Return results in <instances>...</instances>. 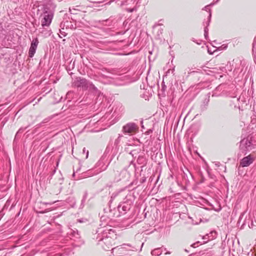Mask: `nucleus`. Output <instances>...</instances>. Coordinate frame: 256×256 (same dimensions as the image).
Returning <instances> with one entry per match:
<instances>
[{"label": "nucleus", "instance_id": "nucleus-1", "mask_svg": "<svg viewBox=\"0 0 256 256\" xmlns=\"http://www.w3.org/2000/svg\"><path fill=\"white\" fill-rule=\"evenodd\" d=\"M116 238L115 232L108 226L99 228L93 237V239H96L98 244L105 250L112 248V246Z\"/></svg>", "mask_w": 256, "mask_h": 256}, {"label": "nucleus", "instance_id": "nucleus-2", "mask_svg": "<svg viewBox=\"0 0 256 256\" xmlns=\"http://www.w3.org/2000/svg\"><path fill=\"white\" fill-rule=\"evenodd\" d=\"M112 250L116 256H127L132 255L134 252L138 250V248L128 244H123L112 248Z\"/></svg>", "mask_w": 256, "mask_h": 256}, {"label": "nucleus", "instance_id": "nucleus-3", "mask_svg": "<svg viewBox=\"0 0 256 256\" xmlns=\"http://www.w3.org/2000/svg\"><path fill=\"white\" fill-rule=\"evenodd\" d=\"M74 85L77 88H82L84 90H88L95 94H99L100 92L98 88L92 82L80 77H78L76 78L74 82Z\"/></svg>", "mask_w": 256, "mask_h": 256}, {"label": "nucleus", "instance_id": "nucleus-4", "mask_svg": "<svg viewBox=\"0 0 256 256\" xmlns=\"http://www.w3.org/2000/svg\"><path fill=\"white\" fill-rule=\"evenodd\" d=\"M40 16L42 17L41 20L42 27H49L54 16L53 10L50 8L45 6L44 8L43 12Z\"/></svg>", "mask_w": 256, "mask_h": 256}, {"label": "nucleus", "instance_id": "nucleus-5", "mask_svg": "<svg viewBox=\"0 0 256 256\" xmlns=\"http://www.w3.org/2000/svg\"><path fill=\"white\" fill-rule=\"evenodd\" d=\"M254 148L251 138H244L240 142V154L238 155H246Z\"/></svg>", "mask_w": 256, "mask_h": 256}, {"label": "nucleus", "instance_id": "nucleus-6", "mask_svg": "<svg viewBox=\"0 0 256 256\" xmlns=\"http://www.w3.org/2000/svg\"><path fill=\"white\" fill-rule=\"evenodd\" d=\"M133 202L131 196H126L124 201L121 202L117 207L118 210L120 215L126 214L131 208Z\"/></svg>", "mask_w": 256, "mask_h": 256}, {"label": "nucleus", "instance_id": "nucleus-7", "mask_svg": "<svg viewBox=\"0 0 256 256\" xmlns=\"http://www.w3.org/2000/svg\"><path fill=\"white\" fill-rule=\"evenodd\" d=\"M138 128L136 124L130 122L124 125L122 128V132L124 134H130L135 132Z\"/></svg>", "mask_w": 256, "mask_h": 256}, {"label": "nucleus", "instance_id": "nucleus-8", "mask_svg": "<svg viewBox=\"0 0 256 256\" xmlns=\"http://www.w3.org/2000/svg\"><path fill=\"white\" fill-rule=\"evenodd\" d=\"M254 160V157L249 154L243 158L240 161V166L242 167H247L253 163Z\"/></svg>", "mask_w": 256, "mask_h": 256}, {"label": "nucleus", "instance_id": "nucleus-9", "mask_svg": "<svg viewBox=\"0 0 256 256\" xmlns=\"http://www.w3.org/2000/svg\"><path fill=\"white\" fill-rule=\"evenodd\" d=\"M39 43L38 38H37L32 40L31 42L30 46L28 51V56L30 58H32L36 53L38 45Z\"/></svg>", "mask_w": 256, "mask_h": 256}, {"label": "nucleus", "instance_id": "nucleus-10", "mask_svg": "<svg viewBox=\"0 0 256 256\" xmlns=\"http://www.w3.org/2000/svg\"><path fill=\"white\" fill-rule=\"evenodd\" d=\"M104 213L106 214V216L110 219L120 216L117 208H114L113 210H112L109 208L107 210L104 209Z\"/></svg>", "mask_w": 256, "mask_h": 256}, {"label": "nucleus", "instance_id": "nucleus-11", "mask_svg": "<svg viewBox=\"0 0 256 256\" xmlns=\"http://www.w3.org/2000/svg\"><path fill=\"white\" fill-rule=\"evenodd\" d=\"M128 173L127 172L126 170L125 169H124L122 170L121 171H116L115 172V180L116 182H118L122 180V178H124L126 175H128Z\"/></svg>", "mask_w": 256, "mask_h": 256}, {"label": "nucleus", "instance_id": "nucleus-12", "mask_svg": "<svg viewBox=\"0 0 256 256\" xmlns=\"http://www.w3.org/2000/svg\"><path fill=\"white\" fill-rule=\"evenodd\" d=\"M40 32L43 35L44 37L49 36L52 32L50 30L49 27H42L40 28Z\"/></svg>", "mask_w": 256, "mask_h": 256}, {"label": "nucleus", "instance_id": "nucleus-13", "mask_svg": "<svg viewBox=\"0 0 256 256\" xmlns=\"http://www.w3.org/2000/svg\"><path fill=\"white\" fill-rule=\"evenodd\" d=\"M209 102L210 96L204 100L202 104L200 106V110L201 112L205 111L207 109Z\"/></svg>", "mask_w": 256, "mask_h": 256}, {"label": "nucleus", "instance_id": "nucleus-14", "mask_svg": "<svg viewBox=\"0 0 256 256\" xmlns=\"http://www.w3.org/2000/svg\"><path fill=\"white\" fill-rule=\"evenodd\" d=\"M211 17H212V12H211V10H210V14L208 16V20L206 22H203V24L204 26V27L208 28V26L210 24V20H211Z\"/></svg>", "mask_w": 256, "mask_h": 256}, {"label": "nucleus", "instance_id": "nucleus-15", "mask_svg": "<svg viewBox=\"0 0 256 256\" xmlns=\"http://www.w3.org/2000/svg\"><path fill=\"white\" fill-rule=\"evenodd\" d=\"M162 250L160 248H156L152 251V255L158 256L162 254Z\"/></svg>", "mask_w": 256, "mask_h": 256}, {"label": "nucleus", "instance_id": "nucleus-16", "mask_svg": "<svg viewBox=\"0 0 256 256\" xmlns=\"http://www.w3.org/2000/svg\"><path fill=\"white\" fill-rule=\"evenodd\" d=\"M88 196V192L86 191L84 193L82 198V200L81 206H82V207H83L84 206V203L86 199L87 198Z\"/></svg>", "mask_w": 256, "mask_h": 256}, {"label": "nucleus", "instance_id": "nucleus-17", "mask_svg": "<svg viewBox=\"0 0 256 256\" xmlns=\"http://www.w3.org/2000/svg\"><path fill=\"white\" fill-rule=\"evenodd\" d=\"M204 36L206 40H208V28L204 27Z\"/></svg>", "mask_w": 256, "mask_h": 256}, {"label": "nucleus", "instance_id": "nucleus-18", "mask_svg": "<svg viewBox=\"0 0 256 256\" xmlns=\"http://www.w3.org/2000/svg\"><path fill=\"white\" fill-rule=\"evenodd\" d=\"M236 92V90H234V92H228V96L230 98H236L237 96V94Z\"/></svg>", "mask_w": 256, "mask_h": 256}, {"label": "nucleus", "instance_id": "nucleus-19", "mask_svg": "<svg viewBox=\"0 0 256 256\" xmlns=\"http://www.w3.org/2000/svg\"><path fill=\"white\" fill-rule=\"evenodd\" d=\"M138 152V150H132L130 152V154L134 157V156H136L137 155Z\"/></svg>", "mask_w": 256, "mask_h": 256}, {"label": "nucleus", "instance_id": "nucleus-20", "mask_svg": "<svg viewBox=\"0 0 256 256\" xmlns=\"http://www.w3.org/2000/svg\"><path fill=\"white\" fill-rule=\"evenodd\" d=\"M144 158L142 156H138L137 162L139 164H142L144 163Z\"/></svg>", "mask_w": 256, "mask_h": 256}, {"label": "nucleus", "instance_id": "nucleus-21", "mask_svg": "<svg viewBox=\"0 0 256 256\" xmlns=\"http://www.w3.org/2000/svg\"><path fill=\"white\" fill-rule=\"evenodd\" d=\"M214 4V3H211L210 5H207L206 6H205L203 8H202V10H206V11H208V12H210V8H208V6H212Z\"/></svg>", "mask_w": 256, "mask_h": 256}, {"label": "nucleus", "instance_id": "nucleus-22", "mask_svg": "<svg viewBox=\"0 0 256 256\" xmlns=\"http://www.w3.org/2000/svg\"><path fill=\"white\" fill-rule=\"evenodd\" d=\"M0 58H2V59L4 58V62L6 63L8 62V54H7L2 55V56L0 57Z\"/></svg>", "mask_w": 256, "mask_h": 256}, {"label": "nucleus", "instance_id": "nucleus-23", "mask_svg": "<svg viewBox=\"0 0 256 256\" xmlns=\"http://www.w3.org/2000/svg\"><path fill=\"white\" fill-rule=\"evenodd\" d=\"M186 72H188V74H191V73H194L195 72V71H191L190 69L189 68H188L185 70L184 74H186Z\"/></svg>", "mask_w": 256, "mask_h": 256}, {"label": "nucleus", "instance_id": "nucleus-24", "mask_svg": "<svg viewBox=\"0 0 256 256\" xmlns=\"http://www.w3.org/2000/svg\"><path fill=\"white\" fill-rule=\"evenodd\" d=\"M174 68H173L172 69H169L167 72H166V74H170V72L172 74L174 75Z\"/></svg>", "mask_w": 256, "mask_h": 256}, {"label": "nucleus", "instance_id": "nucleus-25", "mask_svg": "<svg viewBox=\"0 0 256 256\" xmlns=\"http://www.w3.org/2000/svg\"><path fill=\"white\" fill-rule=\"evenodd\" d=\"M162 31H163V29L162 28H158V36H160V34H162Z\"/></svg>", "mask_w": 256, "mask_h": 256}, {"label": "nucleus", "instance_id": "nucleus-26", "mask_svg": "<svg viewBox=\"0 0 256 256\" xmlns=\"http://www.w3.org/2000/svg\"><path fill=\"white\" fill-rule=\"evenodd\" d=\"M83 153H86V158H88V150H86V149L85 148H83Z\"/></svg>", "mask_w": 256, "mask_h": 256}, {"label": "nucleus", "instance_id": "nucleus-27", "mask_svg": "<svg viewBox=\"0 0 256 256\" xmlns=\"http://www.w3.org/2000/svg\"><path fill=\"white\" fill-rule=\"evenodd\" d=\"M227 48V46L225 44L222 45L221 46H220L218 48L220 50H226Z\"/></svg>", "mask_w": 256, "mask_h": 256}, {"label": "nucleus", "instance_id": "nucleus-28", "mask_svg": "<svg viewBox=\"0 0 256 256\" xmlns=\"http://www.w3.org/2000/svg\"><path fill=\"white\" fill-rule=\"evenodd\" d=\"M56 202V201L50 202H42V204H44L52 205V204H54V203H55Z\"/></svg>", "mask_w": 256, "mask_h": 256}, {"label": "nucleus", "instance_id": "nucleus-29", "mask_svg": "<svg viewBox=\"0 0 256 256\" xmlns=\"http://www.w3.org/2000/svg\"><path fill=\"white\" fill-rule=\"evenodd\" d=\"M208 237H209V234H208L206 235L205 236H204L203 238L208 239Z\"/></svg>", "mask_w": 256, "mask_h": 256}, {"label": "nucleus", "instance_id": "nucleus-30", "mask_svg": "<svg viewBox=\"0 0 256 256\" xmlns=\"http://www.w3.org/2000/svg\"><path fill=\"white\" fill-rule=\"evenodd\" d=\"M200 256H202V255H204L205 254L203 252H200Z\"/></svg>", "mask_w": 256, "mask_h": 256}, {"label": "nucleus", "instance_id": "nucleus-31", "mask_svg": "<svg viewBox=\"0 0 256 256\" xmlns=\"http://www.w3.org/2000/svg\"><path fill=\"white\" fill-rule=\"evenodd\" d=\"M254 46H255V42H254V44H253V48H252V50L253 51H254Z\"/></svg>", "mask_w": 256, "mask_h": 256}, {"label": "nucleus", "instance_id": "nucleus-32", "mask_svg": "<svg viewBox=\"0 0 256 256\" xmlns=\"http://www.w3.org/2000/svg\"><path fill=\"white\" fill-rule=\"evenodd\" d=\"M196 244V243H194V244H192V247H194V248H195V247H196V246H195Z\"/></svg>", "mask_w": 256, "mask_h": 256}, {"label": "nucleus", "instance_id": "nucleus-33", "mask_svg": "<svg viewBox=\"0 0 256 256\" xmlns=\"http://www.w3.org/2000/svg\"><path fill=\"white\" fill-rule=\"evenodd\" d=\"M60 184H62V182H63L62 179L60 180Z\"/></svg>", "mask_w": 256, "mask_h": 256}, {"label": "nucleus", "instance_id": "nucleus-34", "mask_svg": "<svg viewBox=\"0 0 256 256\" xmlns=\"http://www.w3.org/2000/svg\"><path fill=\"white\" fill-rule=\"evenodd\" d=\"M70 12L71 14H74V12H72V10H71L70 8Z\"/></svg>", "mask_w": 256, "mask_h": 256}, {"label": "nucleus", "instance_id": "nucleus-35", "mask_svg": "<svg viewBox=\"0 0 256 256\" xmlns=\"http://www.w3.org/2000/svg\"><path fill=\"white\" fill-rule=\"evenodd\" d=\"M213 233H214V234H216V232H212L210 234H212Z\"/></svg>", "mask_w": 256, "mask_h": 256}, {"label": "nucleus", "instance_id": "nucleus-36", "mask_svg": "<svg viewBox=\"0 0 256 256\" xmlns=\"http://www.w3.org/2000/svg\"><path fill=\"white\" fill-rule=\"evenodd\" d=\"M223 69H224V70H226L225 68L224 67H222V70L223 71Z\"/></svg>", "mask_w": 256, "mask_h": 256}, {"label": "nucleus", "instance_id": "nucleus-37", "mask_svg": "<svg viewBox=\"0 0 256 256\" xmlns=\"http://www.w3.org/2000/svg\"><path fill=\"white\" fill-rule=\"evenodd\" d=\"M74 174H74H74H72V176H74Z\"/></svg>", "mask_w": 256, "mask_h": 256}, {"label": "nucleus", "instance_id": "nucleus-38", "mask_svg": "<svg viewBox=\"0 0 256 256\" xmlns=\"http://www.w3.org/2000/svg\"><path fill=\"white\" fill-rule=\"evenodd\" d=\"M243 214H242V215L240 216V218H241V216H243Z\"/></svg>", "mask_w": 256, "mask_h": 256}, {"label": "nucleus", "instance_id": "nucleus-39", "mask_svg": "<svg viewBox=\"0 0 256 256\" xmlns=\"http://www.w3.org/2000/svg\"><path fill=\"white\" fill-rule=\"evenodd\" d=\"M2 186H0V190H1Z\"/></svg>", "mask_w": 256, "mask_h": 256}, {"label": "nucleus", "instance_id": "nucleus-40", "mask_svg": "<svg viewBox=\"0 0 256 256\" xmlns=\"http://www.w3.org/2000/svg\"><path fill=\"white\" fill-rule=\"evenodd\" d=\"M108 72H110V70H108Z\"/></svg>", "mask_w": 256, "mask_h": 256}, {"label": "nucleus", "instance_id": "nucleus-41", "mask_svg": "<svg viewBox=\"0 0 256 256\" xmlns=\"http://www.w3.org/2000/svg\"><path fill=\"white\" fill-rule=\"evenodd\" d=\"M221 210V208H220V209L218 211H220Z\"/></svg>", "mask_w": 256, "mask_h": 256}, {"label": "nucleus", "instance_id": "nucleus-42", "mask_svg": "<svg viewBox=\"0 0 256 256\" xmlns=\"http://www.w3.org/2000/svg\"><path fill=\"white\" fill-rule=\"evenodd\" d=\"M60 256H62V254H58Z\"/></svg>", "mask_w": 256, "mask_h": 256}]
</instances>
